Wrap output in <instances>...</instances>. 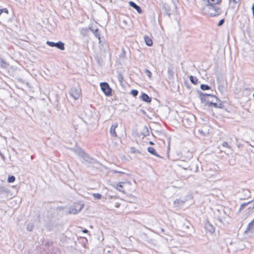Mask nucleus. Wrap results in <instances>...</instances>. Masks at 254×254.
<instances>
[{
  "instance_id": "f257e3e1",
  "label": "nucleus",
  "mask_w": 254,
  "mask_h": 254,
  "mask_svg": "<svg viewBox=\"0 0 254 254\" xmlns=\"http://www.w3.org/2000/svg\"><path fill=\"white\" fill-rule=\"evenodd\" d=\"M204 8L207 11L209 16L212 17L218 16L222 12V9L215 3L205 4Z\"/></svg>"
},
{
  "instance_id": "f03ea898",
  "label": "nucleus",
  "mask_w": 254,
  "mask_h": 254,
  "mask_svg": "<svg viewBox=\"0 0 254 254\" xmlns=\"http://www.w3.org/2000/svg\"><path fill=\"white\" fill-rule=\"evenodd\" d=\"M70 95L75 100L78 99L81 95V89L78 84H74L69 91Z\"/></svg>"
},
{
  "instance_id": "7ed1b4c3",
  "label": "nucleus",
  "mask_w": 254,
  "mask_h": 254,
  "mask_svg": "<svg viewBox=\"0 0 254 254\" xmlns=\"http://www.w3.org/2000/svg\"><path fill=\"white\" fill-rule=\"evenodd\" d=\"M141 239L147 243L150 247H154L156 246L155 240L151 237L150 235H148L145 233L140 234Z\"/></svg>"
},
{
  "instance_id": "20e7f679",
  "label": "nucleus",
  "mask_w": 254,
  "mask_h": 254,
  "mask_svg": "<svg viewBox=\"0 0 254 254\" xmlns=\"http://www.w3.org/2000/svg\"><path fill=\"white\" fill-rule=\"evenodd\" d=\"M100 87L102 91L106 96H110L112 94V89L107 82H101Z\"/></svg>"
},
{
  "instance_id": "39448f33",
  "label": "nucleus",
  "mask_w": 254,
  "mask_h": 254,
  "mask_svg": "<svg viewBox=\"0 0 254 254\" xmlns=\"http://www.w3.org/2000/svg\"><path fill=\"white\" fill-rule=\"evenodd\" d=\"M81 158L85 162L88 164L92 165H100V163L97 161L96 159L91 157L86 152L84 153Z\"/></svg>"
},
{
  "instance_id": "423d86ee",
  "label": "nucleus",
  "mask_w": 254,
  "mask_h": 254,
  "mask_svg": "<svg viewBox=\"0 0 254 254\" xmlns=\"http://www.w3.org/2000/svg\"><path fill=\"white\" fill-rule=\"evenodd\" d=\"M198 94H199V97L201 100V102L202 103H205L207 102V101H209V100H207L206 98V96L208 97H211L212 98H215L216 99V101H218L219 99L216 97L215 95L210 94H206V93H203L201 91H197Z\"/></svg>"
},
{
  "instance_id": "0eeeda50",
  "label": "nucleus",
  "mask_w": 254,
  "mask_h": 254,
  "mask_svg": "<svg viewBox=\"0 0 254 254\" xmlns=\"http://www.w3.org/2000/svg\"><path fill=\"white\" fill-rule=\"evenodd\" d=\"M46 44L50 47H56L58 49H60L62 51L64 50V44L62 41H58L57 43H55L54 42L51 41H47Z\"/></svg>"
},
{
  "instance_id": "6e6552de",
  "label": "nucleus",
  "mask_w": 254,
  "mask_h": 254,
  "mask_svg": "<svg viewBox=\"0 0 254 254\" xmlns=\"http://www.w3.org/2000/svg\"><path fill=\"white\" fill-rule=\"evenodd\" d=\"M83 207V205L78 203L75 204L73 207L70 208L69 212L71 214H76L81 211Z\"/></svg>"
},
{
  "instance_id": "1a4fd4ad",
  "label": "nucleus",
  "mask_w": 254,
  "mask_h": 254,
  "mask_svg": "<svg viewBox=\"0 0 254 254\" xmlns=\"http://www.w3.org/2000/svg\"><path fill=\"white\" fill-rule=\"evenodd\" d=\"M118 123H115L112 124L110 129V133L112 137H116L117 136V133L115 131L116 128L118 127Z\"/></svg>"
},
{
  "instance_id": "9d476101",
  "label": "nucleus",
  "mask_w": 254,
  "mask_h": 254,
  "mask_svg": "<svg viewBox=\"0 0 254 254\" xmlns=\"http://www.w3.org/2000/svg\"><path fill=\"white\" fill-rule=\"evenodd\" d=\"M163 9L164 10L165 14L170 17L171 10V6L168 3H165L163 4Z\"/></svg>"
},
{
  "instance_id": "9b49d317",
  "label": "nucleus",
  "mask_w": 254,
  "mask_h": 254,
  "mask_svg": "<svg viewBox=\"0 0 254 254\" xmlns=\"http://www.w3.org/2000/svg\"><path fill=\"white\" fill-rule=\"evenodd\" d=\"M10 192V190L4 186H0V196L2 197L3 196H7L8 193Z\"/></svg>"
},
{
  "instance_id": "f8f14e48",
  "label": "nucleus",
  "mask_w": 254,
  "mask_h": 254,
  "mask_svg": "<svg viewBox=\"0 0 254 254\" xmlns=\"http://www.w3.org/2000/svg\"><path fill=\"white\" fill-rule=\"evenodd\" d=\"M129 5L131 7H133L134 8L138 13H142V10L141 8V7L138 5L137 4H136L134 2L130 1L129 2Z\"/></svg>"
},
{
  "instance_id": "ddd939ff",
  "label": "nucleus",
  "mask_w": 254,
  "mask_h": 254,
  "mask_svg": "<svg viewBox=\"0 0 254 254\" xmlns=\"http://www.w3.org/2000/svg\"><path fill=\"white\" fill-rule=\"evenodd\" d=\"M254 231V219L248 224V226L245 231V233H247L249 232L253 233Z\"/></svg>"
},
{
  "instance_id": "4468645a",
  "label": "nucleus",
  "mask_w": 254,
  "mask_h": 254,
  "mask_svg": "<svg viewBox=\"0 0 254 254\" xmlns=\"http://www.w3.org/2000/svg\"><path fill=\"white\" fill-rule=\"evenodd\" d=\"M187 201V199H176L174 201V204L175 207L182 206Z\"/></svg>"
},
{
  "instance_id": "2eb2a0df",
  "label": "nucleus",
  "mask_w": 254,
  "mask_h": 254,
  "mask_svg": "<svg viewBox=\"0 0 254 254\" xmlns=\"http://www.w3.org/2000/svg\"><path fill=\"white\" fill-rule=\"evenodd\" d=\"M140 98L142 99V101L146 103H150L152 100L151 98L145 93H142Z\"/></svg>"
},
{
  "instance_id": "dca6fc26",
  "label": "nucleus",
  "mask_w": 254,
  "mask_h": 254,
  "mask_svg": "<svg viewBox=\"0 0 254 254\" xmlns=\"http://www.w3.org/2000/svg\"><path fill=\"white\" fill-rule=\"evenodd\" d=\"M89 29L90 30V31L93 32L95 37L97 38L98 39V40H99V42H100V39H101L100 34L99 33L98 29L96 28L95 29H94L92 27H89Z\"/></svg>"
},
{
  "instance_id": "f3484780",
  "label": "nucleus",
  "mask_w": 254,
  "mask_h": 254,
  "mask_svg": "<svg viewBox=\"0 0 254 254\" xmlns=\"http://www.w3.org/2000/svg\"><path fill=\"white\" fill-rule=\"evenodd\" d=\"M205 228L207 231L210 233H212L215 231L214 227L209 222H207L205 225Z\"/></svg>"
},
{
  "instance_id": "a211bd4d",
  "label": "nucleus",
  "mask_w": 254,
  "mask_h": 254,
  "mask_svg": "<svg viewBox=\"0 0 254 254\" xmlns=\"http://www.w3.org/2000/svg\"><path fill=\"white\" fill-rule=\"evenodd\" d=\"M72 150L73 152L78 155L80 157H81L84 153L85 152L81 148H77L75 149H73Z\"/></svg>"
},
{
  "instance_id": "6ab92c4d",
  "label": "nucleus",
  "mask_w": 254,
  "mask_h": 254,
  "mask_svg": "<svg viewBox=\"0 0 254 254\" xmlns=\"http://www.w3.org/2000/svg\"><path fill=\"white\" fill-rule=\"evenodd\" d=\"M147 151L148 152H149L150 154L153 155H155L156 156H157V157L158 158H162L161 156H160L156 152V151L155 150V149L153 148V147H148L147 148Z\"/></svg>"
},
{
  "instance_id": "aec40b11",
  "label": "nucleus",
  "mask_w": 254,
  "mask_h": 254,
  "mask_svg": "<svg viewBox=\"0 0 254 254\" xmlns=\"http://www.w3.org/2000/svg\"><path fill=\"white\" fill-rule=\"evenodd\" d=\"M144 39L145 43V44L148 46H151L153 44V42L152 39L150 38V37L147 35L144 36Z\"/></svg>"
},
{
  "instance_id": "412c9836",
  "label": "nucleus",
  "mask_w": 254,
  "mask_h": 254,
  "mask_svg": "<svg viewBox=\"0 0 254 254\" xmlns=\"http://www.w3.org/2000/svg\"><path fill=\"white\" fill-rule=\"evenodd\" d=\"M0 66L2 68L6 69L9 66V64L3 59L0 58Z\"/></svg>"
},
{
  "instance_id": "4be33fe9",
  "label": "nucleus",
  "mask_w": 254,
  "mask_h": 254,
  "mask_svg": "<svg viewBox=\"0 0 254 254\" xmlns=\"http://www.w3.org/2000/svg\"><path fill=\"white\" fill-rule=\"evenodd\" d=\"M207 3L206 4H219L222 2V0H206Z\"/></svg>"
},
{
  "instance_id": "5701e85b",
  "label": "nucleus",
  "mask_w": 254,
  "mask_h": 254,
  "mask_svg": "<svg viewBox=\"0 0 254 254\" xmlns=\"http://www.w3.org/2000/svg\"><path fill=\"white\" fill-rule=\"evenodd\" d=\"M167 72L168 74L169 78L170 79H172L174 77V74L173 68L170 67H168Z\"/></svg>"
},
{
  "instance_id": "b1692460",
  "label": "nucleus",
  "mask_w": 254,
  "mask_h": 254,
  "mask_svg": "<svg viewBox=\"0 0 254 254\" xmlns=\"http://www.w3.org/2000/svg\"><path fill=\"white\" fill-rule=\"evenodd\" d=\"M190 80L192 84L196 85L198 83V79L195 76L190 75Z\"/></svg>"
},
{
  "instance_id": "393cba45",
  "label": "nucleus",
  "mask_w": 254,
  "mask_h": 254,
  "mask_svg": "<svg viewBox=\"0 0 254 254\" xmlns=\"http://www.w3.org/2000/svg\"><path fill=\"white\" fill-rule=\"evenodd\" d=\"M89 28H83L80 30V34L83 36H86L88 35Z\"/></svg>"
},
{
  "instance_id": "a878e982",
  "label": "nucleus",
  "mask_w": 254,
  "mask_h": 254,
  "mask_svg": "<svg viewBox=\"0 0 254 254\" xmlns=\"http://www.w3.org/2000/svg\"><path fill=\"white\" fill-rule=\"evenodd\" d=\"M206 105H207L209 107H214V108H218V103L216 102L207 101V102L205 103Z\"/></svg>"
},
{
  "instance_id": "bb28decb",
  "label": "nucleus",
  "mask_w": 254,
  "mask_h": 254,
  "mask_svg": "<svg viewBox=\"0 0 254 254\" xmlns=\"http://www.w3.org/2000/svg\"><path fill=\"white\" fill-rule=\"evenodd\" d=\"M200 88L202 90H207L211 89V87L209 85L204 84H201Z\"/></svg>"
},
{
  "instance_id": "cd10ccee",
  "label": "nucleus",
  "mask_w": 254,
  "mask_h": 254,
  "mask_svg": "<svg viewBox=\"0 0 254 254\" xmlns=\"http://www.w3.org/2000/svg\"><path fill=\"white\" fill-rule=\"evenodd\" d=\"M15 178L14 176H9L7 179V182L9 183H13L15 181Z\"/></svg>"
},
{
  "instance_id": "c85d7f7f",
  "label": "nucleus",
  "mask_w": 254,
  "mask_h": 254,
  "mask_svg": "<svg viewBox=\"0 0 254 254\" xmlns=\"http://www.w3.org/2000/svg\"><path fill=\"white\" fill-rule=\"evenodd\" d=\"M3 13L6 14V15L8 14V10L7 8H3L2 9H0V16Z\"/></svg>"
},
{
  "instance_id": "c756f323",
  "label": "nucleus",
  "mask_w": 254,
  "mask_h": 254,
  "mask_svg": "<svg viewBox=\"0 0 254 254\" xmlns=\"http://www.w3.org/2000/svg\"><path fill=\"white\" fill-rule=\"evenodd\" d=\"M93 196L95 199H100L102 197V195L100 193H93Z\"/></svg>"
},
{
  "instance_id": "7c9ffc66",
  "label": "nucleus",
  "mask_w": 254,
  "mask_h": 254,
  "mask_svg": "<svg viewBox=\"0 0 254 254\" xmlns=\"http://www.w3.org/2000/svg\"><path fill=\"white\" fill-rule=\"evenodd\" d=\"M117 78L120 82H122L124 79V77L121 73H119L117 75Z\"/></svg>"
},
{
  "instance_id": "2f4dec72",
  "label": "nucleus",
  "mask_w": 254,
  "mask_h": 254,
  "mask_svg": "<svg viewBox=\"0 0 254 254\" xmlns=\"http://www.w3.org/2000/svg\"><path fill=\"white\" fill-rule=\"evenodd\" d=\"M123 188V186L122 185V183H119L117 186V189L120 191H124Z\"/></svg>"
},
{
  "instance_id": "473e14b6",
  "label": "nucleus",
  "mask_w": 254,
  "mask_h": 254,
  "mask_svg": "<svg viewBox=\"0 0 254 254\" xmlns=\"http://www.w3.org/2000/svg\"><path fill=\"white\" fill-rule=\"evenodd\" d=\"M130 94L133 97H136L138 95V91L137 90H136V89H132L130 91Z\"/></svg>"
},
{
  "instance_id": "72a5a7b5",
  "label": "nucleus",
  "mask_w": 254,
  "mask_h": 254,
  "mask_svg": "<svg viewBox=\"0 0 254 254\" xmlns=\"http://www.w3.org/2000/svg\"><path fill=\"white\" fill-rule=\"evenodd\" d=\"M216 80H217V83L219 84V86H218V89L219 90H221V88H223V86H220V83H221V79L219 77H217V79H216Z\"/></svg>"
},
{
  "instance_id": "f704fd0d",
  "label": "nucleus",
  "mask_w": 254,
  "mask_h": 254,
  "mask_svg": "<svg viewBox=\"0 0 254 254\" xmlns=\"http://www.w3.org/2000/svg\"><path fill=\"white\" fill-rule=\"evenodd\" d=\"M217 101L219 102V103H218V108L223 109L224 106L222 101L219 99Z\"/></svg>"
},
{
  "instance_id": "c9c22d12",
  "label": "nucleus",
  "mask_w": 254,
  "mask_h": 254,
  "mask_svg": "<svg viewBox=\"0 0 254 254\" xmlns=\"http://www.w3.org/2000/svg\"><path fill=\"white\" fill-rule=\"evenodd\" d=\"M34 226L32 224H28L27 226V230L28 231H32L33 229Z\"/></svg>"
},
{
  "instance_id": "e433bc0d",
  "label": "nucleus",
  "mask_w": 254,
  "mask_h": 254,
  "mask_svg": "<svg viewBox=\"0 0 254 254\" xmlns=\"http://www.w3.org/2000/svg\"><path fill=\"white\" fill-rule=\"evenodd\" d=\"M144 72L148 77L150 78L151 77L152 73L149 70L146 69Z\"/></svg>"
},
{
  "instance_id": "4c0bfd02",
  "label": "nucleus",
  "mask_w": 254,
  "mask_h": 254,
  "mask_svg": "<svg viewBox=\"0 0 254 254\" xmlns=\"http://www.w3.org/2000/svg\"><path fill=\"white\" fill-rule=\"evenodd\" d=\"M224 22H225V18H223V19H221L218 22V23H217V26L220 27V26H222L224 24Z\"/></svg>"
},
{
  "instance_id": "58836bf2",
  "label": "nucleus",
  "mask_w": 254,
  "mask_h": 254,
  "mask_svg": "<svg viewBox=\"0 0 254 254\" xmlns=\"http://www.w3.org/2000/svg\"><path fill=\"white\" fill-rule=\"evenodd\" d=\"M144 129H145V132L143 133V135L144 136H146V135H149V130L148 129V128L146 126H145L144 127Z\"/></svg>"
},
{
  "instance_id": "ea45409f",
  "label": "nucleus",
  "mask_w": 254,
  "mask_h": 254,
  "mask_svg": "<svg viewBox=\"0 0 254 254\" xmlns=\"http://www.w3.org/2000/svg\"><path fill=\"white\" fill-rule=\"evenodd\" d=\"M125 54H126V52H125V50L124 48L122 49V53L120 56V58H125Z\"/></svg>"
},
{
  "instance_id": "a19ab883",
  "label": "nucleus",
  "mask_w": 254,
  "mask_h": 254,
  "mask_svg": "<svg viewBox=\"0 0 254 254\" xmlns=\"http://www.w3.org/2000/svg\"><path fill=\"white\" fill-rule=\"evenodd\" d=\"M229 163L230 165H233L235 164V160L233 158L230 159L229 160Z\"/></svg>"
},
{
  "instance_id": "79ce46f5",
  "label": "nucleus",
  "mask_w": 254,
  "mask_h": 254,
  "mask_svg": "<svg viewBox=\"0 0 254 254\" xmlns=\"http://www.w3.org/2000/svg\"><path fill=\"white\" fill-rule=\"evenodd\" d=\"M222 146L223 147H227L228 148H230V146L228 145V143L227 142H223V143H222Z\"/></svg>"
},
{
  "instance_id": "37998d69",
  "label": "nucleus",
  "mask_w": 254,
  "mask_h": 254,
  "mask_svg": "<svg viewBox=\"0 0 254 254\" xmlns=\"http://www.w3.org/2000/svg\"><path fill=\"white\" fill-rule=\"evenodd\" d=\"M187 154H188L187 159L189 160L190 158H191L192 157V155L190 151H188Z\"/></svg>"
},
{
  "instance_id": "c03bdc74",
  "label": "nucleus",
  "mask_w": 254,
  "mask_h": 254,
  "mask_svg": "<svg viewBox=\"0 0 254 254\" xmlns=\"http://www.w3.org/2000/svg\"><path fill=\"white\" fill-rule=\"evenodd\" d=\"M240 1H241V0H229V3L233 2L235 3H239Z\"/></svg>"
},
{
  "instance_id": "a18cd8bd",
  "label": "nucleus",
  "mask_w": 254,
  "mask_h": 254,
  "mask_svg": "<svg viewBox=\"0 0 254 254\" xmlns=\"http://www.w3.org/2000/svg\"><path fill=\"white\" fill-rule=\"evenodd\" d=\"M113 172L114 173H119V174H125V173L123 172L118 171H117V170H113Z\"/></svg>"
},
{
  "instance_id": "49530a36",
  "label": "nucleus",
  "mask_w": 254,
  "mask_h": 254,
  "mask_svg": "<svg viewBox=\"0 0 254 254\" xmlns=\"http://www.w3.org/2000/svg\"><path fill=\"white\" fill-rule=\"evenodd\" d=\"M0 156L2 158V159L4 160L5 159V157L4 155L0 151Z\"/></svg>"
},
{
  "instance_id": "de8ad7c7",
  "label": "nucleus",
  "mask_w": 254,
  "mask_h": 254,
  "mask_svg": "<svg viewBox=\"0 0 254 254\" xmlns=\"http://www.w3.org/2000/svg\"><path fill=\"white\" fill-rule=\"evenodd\" d=\"M82 232L84 233H87L88 232V231L86 229H84V230H82Z\"/></svg>"
},
{
  "instance_id": "09e8293b",
  "label": "nucleus",
  "mask_w": 254,
  "mask_h": 254,
  "mask_svg": "<svg viewBox=\"0 0 254 254\" xmlns=\"http://www.w3.org/2000/svg\"><path fill=\"white\" fill-rule=\"evenodd\" d=\"M252 11H253V17H254V5H253V6H252Z\"/></svg>"
},
{
  "instance_id": "8fccbe9b",
  "label": "nucleus",
  "mask_w": 254,
  "mask_h": 254,
  "mask_svg": "<svg viewBox=\"0 0 254 254\" xmlns=\"http://www.w3.org/2000/svg\"><path fill=\"white\" fill-rule=\"evenodd\" d=\"M82 239L83 240V241H84L85 242H87V239L85 238H82Z\"/></svg>"
},
{
  "instance_id": "3c124183",
  "label": "nucleus",
  "mask_w": 254,
  "mask_h": 254,
  "mask_svg": "<svg viewBox=\"0 0 254 254\" xmlns=\"http://www.w3.org/2000/svg\"><path fill=\"white\" fill-rule=\"evenodd\" d=\"M149 144H151V145H153L154 144V143L152 142V141H150L149 142Z\"/></svg>"
},
{
  "instance_id": "603ef678",
  "label": "nucleus",
  "mask_w": 254,
  "mask_h": 254,
  "mask_svg": "<svg viewBox=\"0 0 254 254\" xmlns=\"http://www.w3.org/2000/svg\"><path fill=\"white\" fill-rule=\"evenodd\" d=\"M174 5L175 8H177V6H176V4H175V2H174Z\"/></svg>"
},
{
  "instance_id": "864d4df0",
  "label": "nucleus",
  "mask_w": 254,
  "mask_h": 254,
  "mask_svg": "<svg viewBox=\"0 0 254 254\" xmlns=\"http://www.w3.org/2000/svg\"><path fill=\"white\" fill-rule=\"evenodd\" d=\"M251 203L253 204V206L254 205V202H251Z\"/></svg>"
},
{
  "instance_id": "5fc2aeb1",
  "label": "nucleus",
  "mask_w": 254,
  "mask_h": 254,
  "mask_svg": "<svg viewBox=\"0 0 254 254\" xmlns=\"http://www.w3.org/2000/svg\"><path fill=\"white\" fill-rule=\"evenodd\" d=\"M186 228L188 229L189 228V226H186Z\"/></svg>"
},
{
  "instance_id": "6e6d98bb",
  "label": "nucleus",
  "mask_w": 254,
  "mask_h": 254,
  "mask_svg": "<svg viewBox=\"0 0 254 254\" xmlns=\"http://www.w3.org/2000/svg\"><path fill=\"white\" fill-rule=\"evenodd\" d=\"M135 151H134V150H133V152H135Z\"/></svg>"
},
{
  "instance_id": "4d7b16f0",
  "label": "nucleus",
  "mask_w": 254,
  "mask_h": 254,
  "mask_svg": "<svg viewBox=\"0 0 254 254\" xmlns=\"http://www.w3.org/2000/svg\"><path fill=\"white\" fill-rule=\"evenodd\" d=\"M135 151H134V150H133V152H135Z\"/></svg>"
},
{
  "instance_id": "13d9d810",
  "label": "nucleus",
  "mask_w": 254,
  "mask_h": 254,
  "mask_svg": "<svg viewBox=\"0 0 254 254\" xmlns=\"http://www.w3.org/2000/svg\"><path fill=\"white\" fill-rule=\"evenodd\" d=\"M253 97H254V93L253 94Z\"/></svg>"
}]
</instances>
